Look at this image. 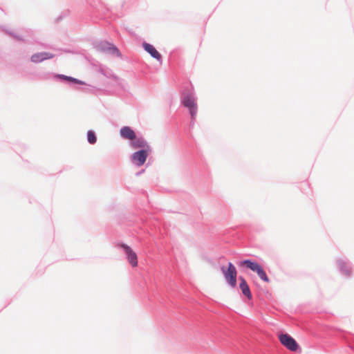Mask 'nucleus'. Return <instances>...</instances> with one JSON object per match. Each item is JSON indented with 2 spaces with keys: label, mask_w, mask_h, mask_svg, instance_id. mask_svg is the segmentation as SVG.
<instances>
[{
  "label": "nucleus",
  "mask_w": 354,
  "mask_h": 354,
  "mask_svg": "<svg viewBox=\"0 0 354 354\" xmlns=\"http://www.w3.org/2000/svg\"><path fill=\"white\" fill-rule=\"evenodd\" d=\"M68 81L73 82L76 83V84H85L82 81L79 80L75 79V78H73V77H70V80Z\"/></svg>",
  "instance_id": "ddd939ff"
},
{
  "label": "nucleus",
  "mask_w": 354,
  "mask_h": 354,
  "mask_svg": "<svg viewBox=\"0 0 354 354\" xmlns=\"http://www.w3.org/2000/svg\"><path fill=\"white\" fill-rule=\"evenodd\" d=\"M131 146L133 149H150V147L147 144V142L142 138H137L135 137L134 139H133L131 141Z\"/></svg>",
  "instance_id": "0eeeda50"
},
{
  "label": "nucleus",
  "mask_w": 354,
  "mask_h": 354,
  "mask_svg": "<svg viewBox=\"0 0 354 354\" xmlns=\"http://www.w3.org/2000/svg\"><path fill=\"white\" fill-rule=\"evenodd\" d=\"M120 246L124 250L129 263L133 266H138V257L136 252L127 245L120 244Z\"/></svg>",
  "instance_id": "423d86ee"
},
{
  "label": "nucleus",
  "mask_w": 354,
  "mask_h": 354,
  "mask_svg": "<svg viewBox=\"0 0 354 354\" xmlns=\"http://www.w3.org/2000/svg\"><path fill=\"white\" fill-rule=\"evenodd\" d=\"M239 279L241 281L240 289L241 290L243 294L245 295L249 299H250L252 298V294L246 281L241 277H239Z\"/></svg>",
  "instance_id": "9b49d317"
},
{
  "label": "nucleus",
  "mask_w": 354,
  "mask_h": 354,
  "mask_svg": "<svg viewBox=\"0 0 354 354\" xmlns=\"http://www.w3.org/2000/svg\"><path fill=\"white\" fill-rule=\"evenodd\" d=\"M53 57L54 55L50 53H38L32 55L31 61L35 63H39L46 59H51Z\"/></svg>",
  "instance_id": "6e6552de"
},
{
  "label": "nucleus",
  "mask_w": 354,
  "mask_h": 354,
  "mask_svg": "<svg viewBox=\"0 0 354 354\" xmlns=\"http://www.w3.org/2000/svg\"><path fill=\"white\" fill-rule=\"evenodd\" d=\"M121 137L124 139L132 140L136 136L135 131L129 127H124L120 131Z\"/></svg>",
  "instance_id": "1a4fd4ad"
},
{
  "label": "nucleus",
  "mask_w": 354,
  "mask_h": 354,
  "mask_svg": "<svg viewBox=\"0 0 354 354\" xmlns=\"http://www.w3.org/2000/svg\"><path fill=\"white\" fill-rule=\"evenodd\" d=\"M221 270L224 275L225 279L232 287L234 288L236 285L237 272L235 266L231 263H228L227 267L222 266Z\"/></svg>",
  "instance_id": "f03ea898"
},
{
  "label": "nucleus",
  "mask_w": 354,
  "mask_h": 354,
  "mask_svg": "<svg viewBox=\"0 0 354 354\" xmlns=\"http://www.w3.org/2000/svg\"><path fill=\"white\" fill-rule=\"evenodd\" d=\"M150 152L151 149H141L137 152L133 153L131 157L133 162L138 166H142L145 162Z\"/></svg>",
  "instance_id": "20e7f679"
},
{
  "label": "nucleus",
  "mask_w": 354,
  "mask_h": 354,
  "mask_svg": "<svg viewBox=\"0 0 354 354\" xmlns=\"http://www.w3.org/2000/svg\"><path fill=\"white\" fill-rule=\"evenodd\" d=\"M183 105L189 109L192 118L194 119L197 112V104L196 99L191 94H186L183 98Z\"/></svg>",
  "instance_id": "7ed1b4c3"
},
{
  "label": "nucleus",
  "mask_w": 354,
  "mask_h": 354,
  "mask_svg": "<svg viewBox=\"0 0 354 354\" xmlns=\"http://www.w3.org/2000/svg\"><path fill=\"white\" fill-rule=\"evenodd\" d=\"M241 266H245L247 268L252 270L253 272H257L258 276L260 277L261 280L266 283L270 282V279L268 277L266 273L263 270L262 266L255 261H252L250 260H245L240 263Z\"/></svg>",
  "instance_id": "f257e3e1"
},
{
  "label": "nucleus",
  "mask_w": 354,
  "mask_h": 354,
  "mask_svg": "<svg viewBox=\"0 0 354 354\" xmlns=\"http://www.w3.org/2000/svg\"><path fill=\"white\" fill-rule=\"evenodd\" d=\"M88 141L90 144H95L97 141L95 133L92 131H88L87 133Z\"/></svg>",
  "instance_id": "f8f14e48"
},
{
  "label": "nucleus",
  "mask_w": 354,
  "mask_h": 354,
  "mask_svg": "<svg viewBox=\"0 0 354 354\" xmlns=\"http://www.w3.org/2000/svg\"><path fill=\"white\" fill-rule=\"evenodd\" d=\"M59 77L62 78V79H64V80H66L67 81H68L70 80V77L66 76V75H59Z\"/></svg>",
  "instance_id": "4468645a"
},
{
  "label": "nucleus",
  "mask_w": 354,
  "mask_h": 354,
  "mask_svg": "<svg viewBox=\"0 0 354 354\" xmlns=\"http://www.w3.org/2000/svg\"><path fill=\"white\" fill-rule=\"evenodd\" d=\"M144 49L149 53L153 58L157 60L161 59V55L157 51V50L154 48L153 46L147 44L143 43L142 44Z\"/></svg>",
  "instance_id": "9d476101"
},
{
  "label": "nucleus",
  "mask_w": 354,
  "mask_h": 354,
  "mask_svg": "<svg viewBox=\"0 0 354 354\" xmlns=\"http://www.w3.org/2000/svg\"><path fill=\"white\" fill-rule=\"evenodd\" d=\"M281 343L291 351L297 350L299 346L296 341L288 334H281L279 336Z\"/></svg>",
  "instance_id": "39448f33"
},
{
  "label": "nucleus",
  "mask_w": 354,
  "mask_h": 354,
  "mask_svg": "<svg viewBox=\"0 0 354 354\" xmlns=\"http://www.w3.org/2000/svg\"><path fill=\"white\" fill-rule=\"evenodd\" d=\"M113 50H114L115 51L118 52L117 48H113Z\"/></svg>",
  "instance_id": "2eb2a0df"
}]
</instances>
